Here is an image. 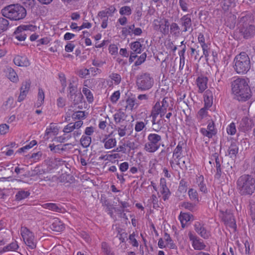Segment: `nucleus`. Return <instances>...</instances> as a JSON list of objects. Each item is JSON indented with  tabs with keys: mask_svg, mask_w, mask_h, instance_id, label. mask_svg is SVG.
Wrapping results in <instances>:
<instances>
[{
	"mask_svg": "<svg viewBox=\"0 0 255 255\" xmlns=\"http://www.w3.org/2000/svg\"><path fill=\"white\" fill-rule=\"evenodd\" d=\"M207 129L212 134V135H214L216 133V131L215 129L214 123L213 121L209 123Z\"/></svg>",
	"mask_w": 255,
	"mask_h": 255,
	"instance_id": "680f3d73",
	"label": "nucleus"
},
{
	"mask_svg": "<svg viewBox=\"0 0 255 255\" xmlns=\"http://www.w3.org/2000/svg\"><path fill=\"white\" fill-rule=\"evenodd\" d=\"M4 73L6 78L11 82L17 83L19 81V77L14 71V70L10 67L7 66L4 69Z\"/></svg>",
	"mask_w": 255,
	"mask_h": 255,
	"instance_id": "4468645a",
	"label": "nucleus"
},
{
	"mask_svg": "<svg viewBox=\"0 0 255 255\" xmlns=\"http://www.w3.org/2000/svg\"><path fill=\"white\" fill-rule=\"evenodd\" d=\"M160 185L161 187L160 192L163 195V199L164 201L167 200L170 195V191L167 188L166 184V181L164 178H161L160 181Z\"/></svg>",
	"mask_w": 255,
	"mask_h": 255,
	"instance_id": "4be33fe9",
	"label": "nucleus"
},
{
	"mask_svg": "<svg viewBox=\"0 0 255 255\" xmlns=\"http://www.w3.org/2000/svg\"><path fill=\"white\" fill-rule=\"evenodd\" d=\"M71 137V135L67 133H64L63 135L59 136L57 137V141L60 142H64L69 139Z\"/></svg>",
	"mask_w": 255,
	"mask_h": 255,
	"instance_id": "e2e57ef3",
	"label": "nucleus"
},
{
	"mask_svg": "<svg viewBox=\"0 0 255 255\" xmlns=\"http://www.w3.org/2000/svg\"><path fill=\"white\" fill-rule=\"evenodd\" d=\"M70 99L75 104L82 101L83 96L80 91L72 89L70 91Z\"/></svg>",
	"mask_w": 255,
	"mask_h": 255,
	"instance_id": "412c9836",
	"label": "nucleus"
},
{
	"mask_svg": "<svg viewBox=\"0 0 255 255\" xmlns=\"http://www.w3.org/2000/svg\"><path fill=\"white\" fill-rule=\"evenodd\" d=\"M109 78L111 80V82H108V84L111 86L113 85V83L116 85H119L122 80V77L121 75L119 74L116 73H112L109 75Z\"/></svg>",
	"mask_w": 255,
	"mask_h": 255,
	"instance_id": "bb28decb",
	"label": "nucleus"
},
{
	"mask_svg": "<svg viewBox=\"0 0 255 255\" xmlns=\"http://www.w3.org/2000/svg\"><path fill=\"white\" fill-rule=\"evenodd\" d=\"M169 163L171 168L175 171H178L179 168L185 170L187 169L185 161L182 156L173 155Z\"/></svg>",
	"mask_w": 255,
	"mask_h": 255,
	"instance_id": "9d476101",
	"label": "nucleus"
},
{
	"mask_svg": "<svg viewBox=\"0 0 255 255\" xmlns=\"http://www.w3.org/2000/svg\"><path fill=\"white\" fill-rule=\"evenodd\" d=\"M208 79L207 77L201 75L198 76L196 80V85L198 88V92L202 93L207 88Z\"/></svg>",
	"mask_w": 255,
	"mask_h": 255,
	"instance_id": "2eb2a0df",
	"label": "nucleus"
},
{
	"mask_svg": "<svg viewBox=\"0 0 255 255\" xmlns=\"http://www.w3.org/2000/svg\"><path fill=\"white\" fill-rule=\"evenodd\" d=\"M118 134L120 137L127 135H129L132 131V127L127 122H124L122 125L117 128Z\"/></svg>",
	"mask_w": 255,
	"mask_h": 255,
	"instance_id": "ddd939ff",
	"label": "nucleus"
},
{
	"mask_svg": "<svg viewBox=\"0 0 255 255\" xmlns=\"http://www.w3.org/2000/svg\"><path fill=\"white\" fill-rule=\"evenodd\" d=\"M204 107L201 109L200 112L212 110V106L213 105V96L212 93L209 91H207L206 92L204 96Z\"/></svg>",
	"mask_w": 255,
	"mask_h": 255,
	"instance_id": "dca6fc26",
	"label": "nucleus"
},
{
	"mask_svg": "<svg viewBox=\"0 0 255 255\" xmlns=\"http://www.w3.org/2000/svg\"><path fill=\"white\" fill-rule=\"evenodd\" d=\"M74 129V128L73 126V123H70L63 128V131L65 133L69 134Z\"/></svg>",
	"mask_w": 255,
	"mask_h": 255,
	"instance_id": "052dcab7",
	"label": "nucleus"
},
{
	"mask_svg": "<svg viewBox=\"0 0 255 255\" xmlns=\"http://www.w3.org/2000/svg\"><path fill=\"white\" fill-rule=\"evenodd\" d=\"M102 142L104 143V147L107 149L115 147L117 143L116 138L111 137L109 135L104 138Z\"/></svg>",
	"mask_w": 255,
	"mask_h": 255,
	"instance_id": "5701e85b",
	"label": "nucleus"
},
{
	"mask_svg": "<svg viewBox=\"0 0 255 255\" xmlns=\"http://www.w3.org/2000/svg\"><path fill=\"white\" fill-rule=\"evenodd\" d=\"M184 145L185 143L183 142V141H180L178 143V144L176 148L174 149L173 152V155L181 156L183 148Z\"/></svg>",
	"mask_w": 255,
	"mask_h": 255,
	"instance_id": "58836bf2",
	"label": "nucleus"
},
{
	"mask_svg": "<svg viewBox=\"0 0 255 255\" xmlns=\"http://www.w3.org/2000/svg\"><path fill=\"white\" fill-rule=\"evenodd\" d=\"M153 83V79L148 74L140 75L136 80L138 89L142 91L150 89L152 87Z\"/></svg>",
	"mask_w": 255,
	"mask_h": 255,
	"instance_id": "0eeeda50",
	"label": "nucleus"
},
{
	"mask_svg": "<svg viewBox=\"0 0 255 255\" xmlns=\"http://www.w3.org/2000/svg\"><path fill=\"white\" fill-rule=\"evenodd\" d=\"M8 27V20L3 17L0 18V34L7 30Z\"/></svg>",
	"mask_w": 255,
	"mask_h": 255,
	"instance_id": "f704fd0d",
	"label": "nucleus"
},
{
	"mask_svg": "<svg viewBox=\"0 0 255 255\" xmlns=\"http://www.w3.org/2000/svg\"><path fill=\"white\" fill-rule=\"evenodd\" d=\"M135 237V234L134 232L129 236V243L133 247H137L138 246V243Z\"/></svg>",
	"mask_w": 255,
	"mask_h": 255,
	"instance_id": "6e6d98bb",
	"label": "nucleus"
},
{
	"mask_svg": "<svg viewBox=\"0 0 255 255\" xmlns=\"http://www.w3.org/2000/svg\"><path fill=\"white\" fill-rule=\"evenodd\" d=\"M131 49L137 53H139L141 52V44L138 41H135L130 44Z\"/></svg>",
	"mask_w": 255,
	"mask_h": 255,
	"instance_id": "8fccbe9b",
	"label": "nucleus"
},
{
	"mask_svg": "<svg viewBox=\"0 0 255 255\" xmlns=\"http://www.w3.org/2000/svg\"><path fill=\"white\" fill-rule=\"evenodd\" d=\"M134 25L132 24L131 25L127 26L123 28L122 33L125 35H131L134 29Z\"/></svg>",
	"mask_w": 255,
	"mask_h": 255,
	"instance_id": "603ef678",
	"label": "nucleus"
},
{
	"mask_svg": "<svg viewBox=\"0 0 255 255\" xmlns=\"http://www.w3.org/2000/svg\"><path fill=\"white\" fill-rule=\"evenodd\" d=\"M15 38L18 41H24L26 37V35L24 30H18V27L14 32Z\"/></svg>",
	"mask_w": 255,
	"mask_h": 255,
	"instance_id": "a19ab883",
	"label": "nucleus"
},
{
	"mask_svg": "<svg viewBox=\"0 0 255 255\" xmlns=\"http://www.w3.org/2000/svg\"><path fill=\"white\" fill-rule=\"evenodd\" d=\"M15 106V102L14 98L12 97H8L3 105V106L6 110H10L12 108L14 107Z\"/></svg>",
	"mask_w": 255,
	"mask_h": 255,
	"instance_id": "e433bc0d",
	"label": "nucleus"
},
{
	"mask_svg": "<svg viewBox=\"0 0 255 255\" xmlns=\"http://www.w3.org/2000/svg\"><path fill=\"white\" fill-rule=\"evenodd\" d=\"M20 234L29 249L33 250L36 248L37 241L35 238L34 234L27 227H21L20 229Z\"/></svg>",
	"mask_w": 255,
	"mask_h": 255,
	"instance_id": "423d86ee",
	"label": "nucleus"
},
{
	"mask_svg": "<svg viewBox=\"0 0 255 255\" xmlns=\"http://www.w3.org/2000/svg\"><path fill=\"white\" fill-rule=\"evenodd\" d=\"M83 94L86 96L89 103H92L94 100V97L91 91L86 87H83L82 89Z\"/></svg>",
	"mask_w": 255,
	"mask_h": 255,
	"instance_id": "37998d69",
	"label": "nucleus"
},
{
	"mask_svg": "<svg viewBox=\"0 0 255 255\" xmlns=\"http://www.w3.org/2000/svg\"><path fill=\"white\" fill-rule=\"evenodd\" d=\"M196 183L199 187V189L201 192L206 194L208 192L207 188L205 183L204 178L203 175H200L196 178Z\"/></svg>",
	"mask_w": 255,
	"mask_h": 255,
	"instance_id": "a878e982",
	"label": "nucleus"
},
{
	"mask_svg": "<svg viewBox=\"0 0 255 255\" xmlns=\"http://www.w3.org/2000/svg\"><path fill=\"white\" fill-rule=\"evenodd\" d=\"M248 78H237L231 83L232 94L240 101H246L252 96Z\"/></svg>",
	"mask_w": 255,
	"mask_h": 255,
	"instance_id": "f257e3e1",
	"label": "nucleus"
},
{
	"mask_svg": "<svg viewBox=\"0 0 255 255\" xmlns=\"http://www.w3.org/2000/svg\"><path fill=\"white\" fill-rule=\"evenodd\" d=\"M30 85L31 82L30 80H26L22 82L20 89L29 92L30 88Z\"/></svg>",
	"mask_w": 255,
	"mask_h": 255,
	"instance_id": "13d9d810",
	"label": "nucleus"
},
{
	"mask_svg": "<svg viewBox=\"0 0 255 255\" xmlns=\"http://www.w3.org/2000/svg\"><path fill=\"white\" fill-rule=\"evenodd\" d=\"M37 144V141L35 140H33L30 142V143L25 146L19 148L17 152L19 153H20L21 152H23L25 149H28L31 148H32L34 145H36Z\"/></svg>",
	"mask_w": 255,
	"mask_h": 255,
	"instance_id": "864d4df0",
	"label": "nucleus"
},
{
	"mask_svg": "<svg viewBox=\"0 0 255 255\" xmlns=\"http://www.w3.org/2000/svg\"><path fill=\"white\" fill-rule=\"evenodd\" d=\"M223 220L225 224L228 227L234 230L236 228V221L232 214L225 213L223 214Z\"/></svg>",
	"mask_w": 255,
	"mask_h": 255,
	"instance_id": "f3484780",
	"label": "nucleus"
},
{
	"mask_svg": "<svg viewBox=\"0 0 255 255\" xmlns=\"http://www.w3.org/2000/svg\"><path fill=\"white\" fill-rule=\"evenodd\" d=\"M30 195L28 191H25L24 190H19L15 195V200L16 201H21L26 198Z\"/></svg>",
	"mask_w": 255,
	"mask_h": 255,
	"instance_id": "4c0bfd02",
	"label": "nucleus"
},
{
	"mask_svg": "<svg viewBox=\"0 0 255 255\" xmlns=\"http://www.w3.org/2000/svg\"><path fill=\"white\" fill-rule=\"evenodd\" d=\"M58 128L57 126H55L53 124H50V126L46 128L45 133V136L48 135L51 133H53L54 134L58 133Z\"/></svg>",
	"mask_w": 255,
	"mask_h": 255,
	"instance_id": "c03bdc74",
	"label": "nucleus"
},
{
	"mask_svg": "<svg viewBox=\"0 0 255 255\" xmlns=\"http://www.w3.org/2000/svg\"><path fill=\"white\" fill-rule=\"evenodd\" d=\"M125 107L126 111H132L137 107V104L133 98H128L126 102Z\"/></svg>",
	"mask_w": 255,
	"mask_h": 255,
	"instance_id": "2f4dec72",
	"label": "nucleus"
},
{
	"mask_svg": "<svg viewBox=\"0 0 255 255\" xmlns=\"http://www.w3.org/2000/svg\"><path fill=\"white\" fill-rule=\"evenodd\" d=\"M154 28L159 31L164 35L169 33V23L168 19L165 18L156 19L154 20L153 22Z\"/></svg>",
	"mask_w": 255,
	"mask_h": 255,
	"instance_id": "1a4fd4ad",
	"label": "nucleus"
},
{
	"mask_svg": "<svg viewBox=\"0 0 255 255\" xmlns=\"http://www.w3.org/2000/svg\"><path fill=\"white\" fill-rule=\"evenodd\" d=\"M164 239L166 242V246L170 249H175L176 248L175 245L173 243L171 238L169 234L165 233Z\"/></svg>",
	"mask_w": 255,
	"mask_h": 255,
	"instance_id": "49530a36",
	"label": "nucleus"
},
{
	"mask_svg": "<svg viewBox=\"0 0 255 255\" xmlns=\"http://www.w3.org/2000/svg\"><path fill=\"white\" fill-rule=\"evenodd\" d=\"M3 16L12 20H19L24 18L26 15L25 9L20 4H10L1 10Z\"/></svg>",
	"mask_w": 255,
	"mask_h": 255,
	"instance_id": "7ed1b4c3",
	"label": "nucleus"
},
{
	"mask_svg": "<svg viewBox=\"0 0 255 255\" xmlns=\"http://www.w3.org/2000/svg\"><path fill=\"white\" fill-rule=\"evenodd\" d=\"M254 125L253 121L248 117L243 118L240 122V128L244 131L250 130Z\"/></svg>",
	"mask_w": 255,
	"mask_h": 255,
	"instance_id": "a211bd4d",
	"label": "nucleus"
},
{
	"mask_svg": "<svg viewBox=\"0 0 255 255\" xmlns=\"http://www.w3.org/2000/svg\"><path fill=\"white\" fill-rule=\"evenodd\" d=\"M82 146L84 147H88L91 142V137L89 136L83 135L80 139Z\"/></svg>",
	"mask_w": 255,
	"mask_h": 255,
	"instance_id": "a18cd8bd",
	"label": "nucleus"
},
{
	"mask_svg": "<svg viewBox=\"0 0 255 255\" xmlns=\"http://www.w3.org/2000/svg\"><path fill=\"white\" fill-rule=\"evenodd\" d=\"M146 57V54L145 53H142L135 61V65L138 66L141 64L145 60Z\"/></svg>",
	"mask_w": 255,
	"mask_h": 255,
	"instance_id": "338daca9",
	"label": "nucleus"
},
{
	"mask_svg": "<svg viewBox=\"0 0 255 255\" xmlns=\"http://www.w3.org/2000/svg\"><path fill=\"white\" fill-rule=\"evenodd\" d=\"M114 117L116 123L123 122V123L126 120L127 116L125 113H116Z\"/></svg>",
	"mask_w": 255,
	"mask_h": 255,
	"instance_id": "79ce46f5",
	"label": "nucleus"
},
{
	"mask_svg": "<svg viewBox=\"0 0 255 255\" xmlns=\"http://www.w3.org/2000/svg\"><path fill=\"white\" fill-rule=\"evenodd\" d=\"M193 217L192 215L186 213L181 212L179 216V219L181 222L182 228H184L186 224Z\"/></svg>",
	"mask_w": 255,
	"mask_h": 255,
	"instance_id": "cd10ccee",
	"label": "nucleus"
},
{
	"mask_svg": "<svg viewBox=\"0 0 255 255\" xmlns=\"http://www.w3.org/2000/svg\"><path fill=\"white\" fill-rule=\"evenodd\" d=\"M173 104L171 100L168 98H164L161 101L156 103L153 112H166L172 110Z\"/></svg>",
	"mask_w": 255,
	"mask_h": 255,
	"instance_id": "6e6552de",
	"label": "nucleus"
},
{
	"mask_svg": "<svg viewBox=\"0 0 255 255\" xmlns=\"http://www.w3.org/2000/svg\"><path fill=\"white\" fill-rule=\"evenodd\" d=\"M18 248V246L16 241L12 242L8 245H7L0 250V253L4 252L15 251Z\"/></svg>",
	"mask_w": 255,
	"mask_h": 255,
	"instance_id": "7c9ffc66",
	"label": "nucleus"
},
{
	"mask_svg": "<svg viewBox=\"0 0 255 255\" xmlns=\"http://www.w3.org/2000/svg\"><path fill=\"white\" fill-rule=\"evenodd\" d=\"M181 206L182 207L185 208V209H187L190 211H193V210L195 209V205L193 204V203L188 202H184L182 203Z\"/></svg>",
	"mask_w": 255,
	"mask_h": 255,
	"instance_id": "5fc2aeb1",
	"label": "nucleus"
},
{
	"mask_svg": "<svg viewBox=\"0 0 255 255\" xmlns=\"http://www.w3.org/2000/svg\"><path fill=\"white\" fill-rule=\"evenodd\" d=\"M120 92L119 91L114 92L110 97V100L112 103H116L120 97Z\"/></svg>",
	"mask_w": 255,
	"mask_h": 255,
	"instance_id": "bf43d9fd",
	"label": "nucleus"
},
{
	"mask_svg": "<svg viewBox=\"0 0 255 255\" xmlns=\"http://www.w3.org/2000/svg\"><path fill=\"white\" fill-rule=\"evenodd\" d=\"M11 238L10 231L5 229L4 231L0 232V246L5 244Z\"/></svg>",
	"mask_w": 255,
	"mask_h": 255,
	"instance_id": "b1692460",
	"label": "nucleus"
},
{
	"mask_svg": "<svg viewBox=\"0 0 255 255\" xmlns=\"http://www.w3.org/2000/svg\"><path fill=\"white\" fill-rule=\"evenodd\" d=\"M194 227L196 233L202 238L207 239L211 236L210 232L206 229L204 224L196 222L194 224Z\"/></svg>",
	"mask_w": 255,
	"mask_h": 255,
	"instance_id": "f8f14e48",
	"label": "nucleus"
},
{
	"mask_svg": "<svg viewBox=\"0 0 255 255\" xmlns=\"http://www.w3.org/2000/svg\"><path fill=\"white\" fill-rule=\"evenodd\" d=\"M188 237L190 241L192 242V246L194 250H203L206 247L203 240L191 232L188 233Z\"/></svg>",
	"mask_w": 255,
	"mask_h": 255,
	"instance_id": "9b49d317",
	"label": "nucleus"
},
{
	"mask_svg": "<svg viewBox=\"0 0 255 255\" xmlns=\"http://www.w3.org/2000/svg\"><path fill=\"white\" fill-rule=\"evenodd\" d=\"M42 207L45 209H49L53 211L57 212H62V208L55 203H45L42 205Z\"/></svg>",
	"mask_w": 255,
	"mask_h": 255,
	"instance_id": "72a5a7b5",
	"label": "nucleus"
},
{
	"mask_svg": "<svg viewBox=\"0 0 255 255\" xmlns=\"http://www.w3.org/2000/svg\"><path fill=\"white\" fill-rule=\"evenodd\" d=\"M237 189L242 196H250L255 191V179L249 175L244 174L237 181Z\"/></svg>",
	"mask_w": 255,
	"mask_h": 255,
	"instance_id": "f03ea898",
	"label": "nucleus"
},
{
	"mask_svg": "<svg viewBox=\"0 0 255 255\" xmlns=\"http://www.w3.org/2000/svg\"><path fill=\"white\" fill-rule=\"evenodd\" d=\"M45 93L44 90L41 88H39L37 96V100L34 104V106L39 108L41 107L44 101Z\"/></svg>",
	"mask_w": 255,
	"mask_h": 255,
	"instance_id": "393cba45",
	"label": "nucleus"
},
{
	"mask_svg": "<svg viewBox=\"0 0 255 255\" xmlns=\"http://www.w3.org/2000/svg\"><path fill=\"white\" fill-rule=\"evenodd\" d=\"M181 20L182 21V25L184 27L183 31L185 32L188 30L191 25V18L187 15H185L181 18Z\"/></svg>",
	"mask_w": 255,
	"mask_h": 255,
	"instance_id": "c9c22d12",
	"label": "nucleus"
},
{
	"mask_svg": "<svg viewBox=\"0 0 255 255\" xmlns=\"http://www.w3.org/2000/svg\"><path fill=\"white\" fill-rule=\"evenodd\" d=\"M14 63L20 67H27L30 65L27 58L25 56L17 55L13 59Z\"/></svg>",
	"mask_w": 255,
	"mask_h": 255,
	"instance_id": "6ab92c4d",
	"label": "nucleus"
},
{
	"mask_svg": "<svg viewBox=\"0 0 255 255\" xmlns=\"http://www.w3.org/2000/svg\"><path fill=\"white\" fill-rule=\"evenodd\" d=\"M50 223V228L53 231L60 232L64 228V224L58 218L53 219Z\"/></svg>",
	"mask_w": 255,
	"mask_h": 255,
	"instance_id": "aec40b11",
	"label": "nucleus"
},
{
	"mask_svg": "<svg viewBox=\"0 0 255 255\" xmlns=\"http://www.w3.org/2000/svg\"><path fill=\"white\" fill-rule=\"evenodd\" d=\"M188 196L190 200L194 202H198V194L196 190L190 188L188 190Z\"/></svg>",
	"mask_w": 255,
	"mask_h": 255,
	"instance_id": "ea45409f",
	"label": "nucleus"
},
{
	"mask_svg": "<svg viewBox=\"0 0 255 255\" xmlns=\"http://www.w3.org/2000/svg\"><path fill=\"white\" fill-rule=\"evenodd\" d=\"M28 92L20 89V93L17 98V101L21 102L23 101L26 97Z\"/></svg>",
	"mask_w": 255,
	"mask_h": 255,
	"instance_id": "0e129e2a",
	"label": "nucleus"
},
{
	"mask_svg": "<svg viewBox=\"0 0 255 255\" xmlns=\"http://www.w3.org/2000/svg\"><path fill=\"white\" fill-rule=\"evenodd\" d=\"M9 130V126L5 124L0 125V133L1 134H5L8 132Z\"/></svg>",
	"mask_w": 255,
	"mask_h": 255,
	"instance_id": "774afa93",
	"label": "nucleus"
},
{
	"mask_svg": "<svg viewBox=\"0 0 255 255\" xmlns=\"http://www.w3.org/2000/svg\"><path fill=\"white\" fill-rule=\"evenodd\" d=\"M37 29V27L33 25H22L18 26V30H24L35 31Z\"/></svg>",
	"mask_w": 255,
	"mask_h": 255,
	"instance_id": "09e8293b",
	"label": "nucleus"
},
{
	"mask_svg": "<svg viewBox=\"0 0 255 255\" xmlns=\"http://www.w3.org/2000/svg\"><path fill=\"white\" fill-rule=\"evenodd\" d=\"M236 131V126L234 123H231L227 128V131L229 134L234 135Z\"/></svg>",
	"mask_w": 255,
	"mask_h": 255,
	"instance_id": "4d7b16f0",
	"label": "nucleus"
},
{
	"mask_svg": "<svg viewBox=\"0 0 255 255\" xmlns=\"http://www.w3.org/2000/svg\"><path fill=\"white\" fill-rule=\"evenodd\" d=\"M170 31L173 35L178 36L180 33V28L178 24L172 23L170 26Z\"/></svg>",
	"mask_w": 255,
	"mask_h": 255,
	"instance_id": "de8ad7c7",
	"label": "nucleus"
},
{
	"mask_svg": "<svg viewBox=\"0 0 255 255\" xmlns=\"http://www.w3.org/2000/svg\"><path fill=\"white\" fill-rule=\"evenodd\" d=\"M234 69L238 74H245L251 68L250 59L245 52L237 55L234 59Z\"/></svg>",
	"mask_w": 255,
	"mask_h": 255,
	"instance_id": "20e7f679",
	"label": "nucleus"
},
{
	"mask_svg": "<svg viewBox=\"0 0 255 255\" xmlns=\"http://www.w3.org/2000/svg\"><path fill=\"white\" fill-rule=\"evenodd\" d=\"M116 11V8L114 5L110 6L108 8L105 9L104 10L100 11L98 15L100 17H107L111 16Z\"/></svg>",
	"mask_w": 255,
	"mask_h": 255,
	"instance_id": "c756f323",
	"label": "nucleus"
},
{
	"mask_svg": "<svg viewBox=\"0 0 255 255\" xmlns=\"http://www.w3.org/2000/svg\"><path fill=\"white\" fill-rule=\"evenodd\" d=\"M101 247L102 251L106 254V255H112L110 254V248L106 243H102Z\"/></svg>",
	"mask_w": 255,
	"mask_h": 255,
	"instance_id": "69168bd1",
	"label": "nucleus"
},
{
	"mask_svg": "<svg viewBox=\"0 0 255 255\" xmlns=\"http://www.w3.org/2000/svg\"><path fill=\"white\" fill-rule=\"evenodd\" d=\"M165 113H154L152 115V123L153 125L158 124L161 125L163 123L161 118L164 117Z\"/></svg>",
	"mask_w": 255,
	"mask_h": 255,
	"instance_id": "473e14b6",
	"label": "nucleus"
},
{
	"mask_svg": "<svg viewBox=\"0 0 255 255\" xmlns=\"http://www.w3.org/2000/svg\"><path fill=\"white\" fill-rule=\"evenodd\" d=\"M119 13L122 15H129L131 13V9L128 6H124L120 9Z\"/></svg>",
	"mask_w": 255,
	"mask_h": 255,
	"instance_id": "3c124183",
	"label": "nucleus"
},
{
	"mask_svg": "<svg viewBox=\"0 0 255 255\" xmlns=\"http://www.w3.org/2000/svg\"><path fill=\"white\" fill-rule=\"evenodd\" d=\"M161 141V135L156 133H150L147 136V142L145 144L144 149L148 152H154L159 148Z\"/></svg>",
	"mask_w": 255,
	"mask_h": 255,
	"instance_id": "39448f33",
	"label": "nucleus"
},
{
	"mask_svg": "<svg viewBox=\"0 0 255 255\" xmlns=\"http://www.w3.org/2000/svg\"><path fill=\"white\" fill-rule=\"evenodd\" d=\"M238 151L239 148L237 142L235 141L232 142L228 150L229 155L231 158H235L237 154L238 153Z\"/></svg>",
	"mask_w": 255,
	"mask_h": 255,
	"instance_id": "c85d7f7f",
	"label": "nucleus"
}]
</instances>
